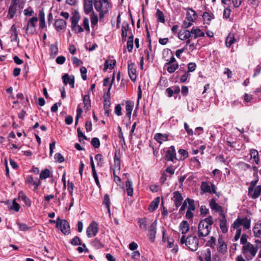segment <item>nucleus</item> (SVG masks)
Returning <instances> with one entry per match:
<instances>
[{
    "label": "nucleus",
    "instance_id": "nucleus-1",
    "mask_svg": "<svg viewBox=\"0 0 261 261\" xmlns=\"http://www.w3.org/2000/svg\"><path fill=\"white\" fill-rule=\"evenodd\" d=\"M179 242L181 245L185 244L189 250L192 251L197 250L199 245L198 239L193 234L188 236L183 235L179 239Z\"/></svg>",
    "mask_w": 261,
    "mask_h": 261
},
{
    "label": "nucleus",
    "instance_id": "nucleus-2",
    "mask_svg": "<svg viewBox=\"0 0 261 261\" xmlns=\"http://www.w3.org/2000/svg\"><path fill=\"white\" fill-rule=\"evenodd\" d=\"M94 6L96 10L99 12L100 19L103 18L108 13L111 8V4L108 0H95Z\"/></svg>",
    "mask_w": 261,
    "mask_h": 261
},
{
    "label": "nucleus",
    "instance_id": "nucleus-3",
    "mask_svg": "<svg viewBox=\"0 0 261 261\" xmlns=\"http://www.w3.org/2000/svg\"><path fill=\"white\" fill-rule=\"evenodd\" d=\"M258 250V247L254 246L253 244H247L245 246H243L242 252L245 257L247 260L252 259L254 257Z\"/></svg>",
    "mask_w": 261,
    "mask_h": 261
},
{
    "label": "nucleus",
    "instance_id": "nucleus-4",
    "mask_svg": "<svg viewBox=\"0 0 261 261\" xmlns=\"http://www.w3.org/2000/svg\"><path fill=\"white\" fill-rule=\"evenodd\" d=\"M211 229V227L208 226L205 222H200L198 225L199 238L204 237L208 235Z\"/></svg>",
    "mask_w": 261,
    "mask_h": 261
},
{
    "label": "nucleus",
    "instance_id": "nucleus-5",
    "mask_svg": "<svg viewBox=\"0 0 261 261\" xmlns=\"http://www.w3.org/2000/svg\"><path fill=\"white\" fill-rule=\"evenodd\" d=\"M38 21L37 17H32L28 22L26 32L31 34H34L36 31V24Z\"/></svg>",
    "mask_w": 261,
    "mask_h": 261
},
{
    "label": "nucleus",
    "instance_id": "nucleus-6",
    "mask_svg": "<svg viewBox=\"0 0 261 261\" xmlns=\"http://www.w3.org/2000/svg\"><path fill=\"white\" fill-rule=\"evenodd\" d=\"M60 225L61 231L65 234H68L70 232V227L66 220H61L59 218L57 219V225Z\"/></svg>",
    "mask_w": 261,
    "mask_h": 261
},
{
    "label": "nucleus",
    "instance_id": "nucleus-7",
    "mask_svg": "<svg viewBox=\"0 0 261 261\" xmlns=\"http://www.w3.org/2000/svg\"><path fill=\"white\" fill-rule=\"evenodd\" d=\"M249 195L253 199L258 198L261 194V186H250L248 189Z\"/></svg>",
    "mask_w": 261,
    "mask_h": 261
},
{
    "label": "nucleus",
    "instance_id": "nucleus-8",
    "mask_svg": "<svg viewBox=\"0 0 261 261\" xmlns=\"http://www.w3.org/2000/svg\"><path fill=\"white\" fill-rule=\"evenodd\" d=\"M98 231L97 223L92 222L87 229V234L89 238L95 236Z\"/></svg>",
    "mask_w": 261,
    "mask_h": 261
},
{
    "label": "nucleus",
    "instance_id": "nucleus-9",
    "mask_svg": "<svg viewBox=\"0 0 261 261\" xmlns=\"http://www.w3.org/2000/svg\"><path fill=\"white\" fill-rule=\"evenodd\" d=\"M201 190L204 193H216V187L213 183H211V185H209L207 182H202L201 185Z\"/></svg>",
    "mask_w": 261,
    "mask_h": 261
},
{
    "label": "nucleus",
    "instance_id": "nucleus-10",
    "mask_svg": "<svg viewBox=\"0 0 261 261\" xmlns=\"http://www.w3.org/2000/svg\"><path fill=\"white\" fill-rule=\"evenodd\" d=\"M18 5V1L12 0L10 6L9 8L7 17L9 19H12L14 17L17 11V7Z\"/></svg>",
    "mask_w": 261,
    "mask_h": 261
},
{
    "label": "nucleus",
    "instance_id": "nucleus-11",
    "mask_svg": "<svg viewBox=\"0 0 261 261\" xmlns=\"http://www.w3.org/2000/svg\"><path fill=\"white\" fill-rule=\"evenodd\" d=\"M166 158L168 161H171L172 162H174V160H178L176 156V151L174 146H171L169 148L166 152Z\"/></svg>",
    "mask_w": 261,
    "mask_h": 261
},
{
    "label": "nucleus",
    "instance_id": "nucleus-12",
    "mask_svg": "<svg viewBox=\"0 0 261 261\" xmlns=\"http://www.w3.org/2000/svg\"><path fill=\"white\" fill-rule=\"evenodd\" d=\"M128 72L131 80L133 81H135L136 80L137 75L136 73V67L134 63L132 62L128 63Z\"/></svg>",
    "mask_w": 261,
    "mask_h": 261
},
{
    "label": "nucleus",
    "instance_id": "nucleus-13",
    "mask_svg": "<svg viewBox=\"0 0 261 261\" xmlns=\"http://www.w3.org/2000/svg\"><path fill=\"white\" fill-rule=\"evenodd\" d=\"M156 225L157 222L156 221H154L150 226L148 231H149V240L151 242L154 241V239L155 237L156 234Z\"/></svg>",
    "mask_w": 261,
    "mask_h": 261
},
{
    "label": "nucleus",
    "instance_id": "nucleus-14",
    "mask_svg": "<svg viewBox=\"0 0 261 261\" xmlns=\"http://www.w3.org/2000/svg\"><path fill=\"white\" fill-rule=\"evenodd\" d=\"M182 200L183 198L178 191L173 192V200L176 207H178L181 205Z\"/></svg>",
    "mask_w": 261,
    "mask_h": 261
},
{
    "label": "nucleus",
    "instance_id": "nucleus-15",
    "mask_svg": "<svg viewBox=\"0 0 261 261\" xmlns=\"http://www.w3.org/2000/svg\"><path fill=\"white\" fill-rule=\"evenodd\" d=\"M134 102L132 101L127 100L125 102V110L126 111V116L130 119L131 117L132 112L134 108Z\"/></svg>",
    "mask_w": 261,
    "mask_h": 261
},
{
    "label": "nucleus",
    "instance_id": "nucleus-16",
    "mask_svg": "<svg viewBox=\"0 0 261 261\" xmlns=\"http://www.w3.org/2000/svg\"><path fill=\"white\" fill-rule=\"evenodd\" d=\"M220 215L222 216V219L220 222V227L223 233H226L228 231V229L226 226V219L223 213H220Z\"/></svg>",
    "mask_w": 261,
    "mask_h": 261
},
{
    "label": "nucleus",
    "instance_id": "nucleus-17",
    "mask_svg": "<svg viewBox=\"0 0 261 261\" xmlns=\"http://www.w3.org/2000/svg\"><path fill=\"white\" fill-rule=\"evenodd\" d=\"M62 79L65 85L68 84L72 88L74 87V79L73 76L70 77L67 74H66L62 76Z\"/></svg>",
    "mask_w": 261,
    "mask_h": 261
},
{
    "label": "nucleus",
    "instance_id": "nucleus-18",
    "mask_svg": "<svg viewBox=\"0 0 261 261\" xmlns=\"http://www.w3.org/2000/svg\"><path fill=\"white\" fill-rule=\"evenodd\" d=\"M10 33H11V41H15L19 42V40L18 39V32L17 31L16 27V26L13 24L10 29Z\"/></svg>",
    "mask_w": 261,
    "mask_h": 261
},
{
    "label": "nucleus",
    "instance_id": "nucleus-19",
    "mask_svg": "<svg viewBox=\"0 0 261 261\" xmlns=\"http://www.w3.org/2000/svg\"><path fill=\"white\" fill-rule=\"evenodd\" d=\"M55 27L58 31H60L66 28V22L62 19H57L55 22Z\"/></svg>",
    "mask_w": 261,
    "mask_h": 261
},
{
    "label": "nucleus",
    "instance_id": "nucleus-20",
    "mask_svg": "<svg viewBox=\"0 0 261 261\" xmlns=\"http://www.w3.org/2000/svg\"><path fill=\"white\" fill-rule=\"evenodd\" d=\"M93 0H84V11L86 14H89L93 10Z\"/></svg>",
    "mask_w": 261,
    "mask_h": 261
},
{
    "label": "nucleus",
    "instance_id": "nucleus-21",
    "mask_svg": "<svg viewBox=\"0 0 261 261\" xmlns=\"http://www.w3.org/2000/svg\"><path fill=\"white\" fill-rule=\"evenodd\" d=\"M168 136L166 134L157 133L154 135V139L160 144L168 140Z\"/></svg>",
    "mask_w": 261,
    "mask_h": 261
},
{
    "label": "nucleus",
    "instance_id": "nucleus-22",
    "mask_svg": "<svg viewBox=\"0 0 261 261\" xmlns=\"http://www.w3.org/2000/svg\"><path fill=\"white\" fill-rule=\"evenodd\" d=\"M235 221H239L238 224L240 226H243L244 228L247 229L250 227V220L247 218L237 219Z\"/></svg>",
    "mask_w": 261,
    "mask_h": 261
},
{
    "label": "nucleus",
    "instance_id": "nucleus-23",
    "mask_svg": "<svg viewBox=\"0 0 261 261\" xmlns=\"http://www.w3.org/2000/svg\"><path fill=\"white\" fill-rule=\"evenodd\" d=\"M253 232L255 237L261 238V221H259L253 228Z\"/></svg>",
    "mask_w": 261,
    "mask_h": 261
},
{
    "label": "nucleus",
    "instance_id": "nucleus-24",
    "mask_svg": "<svg viewBox=\"0 0 261 261\" xmlns=\"http://www.w3.org/2000/svg\"><path fill=\"white\" fill-rule=\"evenodd\" d=\"M191 36V31L188 30L180 31L178 33V38L181 40H187Z\"/></svg>",
    "mask_w": 261,
    "mask_h": 261
},
{
    "label": "nucleus",
    "instance_id": "nucleus-25",
    "mask_svg": "<svg viewBox=\"0 0 261 261\" xmlns=\"http://www.w3.org/2000/svg\"><path fill=\"white\" fill-rule=\"evenodd\" d=\"M18 198L19 199L21 200L22 201H23L26 206H31V200L22 191H20L19 192Z\"/></svg>",
    "mask_w": 261,
    "mask_h": 261
},
{
    "label": "nucleus",
    "instance_id": "nucleus-26",
    "mask_svg": "<svg viewBox=\"0 0 261 261\" xmlns=\"http://www.w3.org/2000/svg\"><path fill=\"white\" fill-rule=\"evenodd\" d=\"M219 246L217 250L219 252L222 254L225 253L227 251V247L226 244L223 242L222 239L218 240Z\"/></svg>",
    "mask_w": 261,
    "mask_h": 261
},
{
    "label": "nucleus",
    "instance_id": "nucleus-27",
    "mask_svg": "<svg viewBox=\"0 0 261 261\" xmlns=\"http://www.w3.org/2000/svg\"><path fill=\"white\" fill-rule=\"evenodd\" d=\"M179 227L182 234L185 235L189 230V224L187 221H183L180 223Z\"/></svg>",
    "mask_w": 261,
    "mask_h": 261
},
{
    "label": "nucleus",
    "instance_id": "nucleus-28",
    "mask_svg": "<svg viewBox=\"0 0 261 261\" xmlns=\"http://www.w3.org/2000/svg\"><path fill=\"white\" fill-rule=\"evenodd\" d=\"M160 202V197L155 198L149 204L148 210L150 212H153L158 207Z\"/></svg>",
    "mask_w": 261,
    "mask_h": 261
},
{
    "label": "nucleus",
    "instance_id": "nucleus-29",
    "mask_svg": "<svg viewBox=\"0 0 261 261\" xmlns=\"http://www.w3.org/2000/svg\"><path fill=\"white\" fill-rule=\"evenodd\" d=\"M236 41L233 34L229 33L225 40V44L227 47H229Z\"/></svg>",
    "mask_w": 261,
    "mask_h": 261
},
{
    "label": "nucleus",
    "instance_id": "nucleus-30",
    "mask_svg": "<svg viewBox=\"0 0 261 261\" xmlns=\"http://www.w3.org/2000/svg\"><path fill=\"white\" fill-rule=\"evenodd\" d=\"M133 185L132 181L129 179H128L126 181V190L128 196H132L133 195Z\"/></svg>",
    "mask_w": 261,
    "mask_h": 261
},
{
    "label": "nucleus",
    "instance_id": "nucleus-31",
    "mask_svg": "<svg viewBox=\"0 0 261 261\" xmlns=\"http://www.w3.org/2000/svg\"><path fill=\"white\" fill-rule=\"evenodd\" d=\"M81 17L79 13L75 11L72 14V17L70 18L71 20V26L76 24L79 23Z\"/></svg>",
    "mask_w": 261,
    "mask_h": 261
},
{
    "label": "nucleus",
    "instance_id": "nucleus-32",
    "mask_svg": "<svg viewBox=\"0 0 261 261\" xmlns=\"http://www.w3.org/2000/svg\"><path fill=\"white\" fill-rule=\"evenodd\" d=\"M26 181L27 183L33 185L35 186L34 190H36L41 184L40 180H38L37 181H34L33 177L31 176L27 177Z\"/></svg>",
    "mask_w": 261,
    "mask_h": 261
},
{
    "label": "nucleus",
    "instance_id": "nucleus-33",
    "mask_svg": "<svg viewBox=\"0 0 261 261\" xmlns=\"http://www.w3.org/2000/svg\"><path fill=\"white\" fill-rule=\"evenodd\" d=\"M211 208L215 211L223 213L222 207L217 204L214 199H212L210 202Z\"/></svg>",
    "mask_w": 261,
    "mask_h": 261
},
{
    "label": "nucleus",
    "instance_id": "nucleus-34",
    "mask_svg": "<svg viewBox=\"0 0 261 261\" xmlns=\"http://www.w3.org/2000/svg\"><path fill=\"white\" fill-rule=\"evenodd\" d=\"M194 21L195 16H193L192 18H191V16L186 18L183 23V27L185 28H188L190 27Z\"/></svg>",
    "mask_w": 261,
    "mask_h": 261
},
{
    "label": "nucleus",
    "instance_id": "nucleus-35",
    "mask_svg": "<svg viewBox=\"0 0 261 261\" xmlns=\"http://www.w3.org/2000/svg\"><path fill=\"white\" fill-rule=\"evenodd\" d=\"M191 35H194V38L204 36V33L199 28L192 29L191 31Z\"/></svg>",
    "mask_w": 261,
    "mask_h": 261
},
{
    "label": "nucleus",
    "instance_id": "nucleus-36",
    "mask_svg": "<svg viewBox=\"0 0 261 261\" xmlns=\"http://www.w3.org/2000/svg\"><path fill=\"white\" fill-rule=\"evenodd\" d=\"M121 169L120 160L118 157L117 156L116 153H115L114 157V165L113 168V171H118L119 172Z\"/></svg>",
    "mask_w": 261,
    "mask_h": 261
},
{
    "label": "nucleus",
    "instance_id": "nucleus-37",
    "mask_svg": "<svg viewBox=\"0 0 261 261\" xmlns=\"http://www.w3.org/2000/svg\"><path fill=\"white\" fill-rule=\"evenodd\" d=\"M129 26L127 22L124 21L122 24V37H126L127 31L129 30Z\"/></svg>",
    "mask_w": 261,
    "mask_h": 261
},
{
    "label": "nucleus",
    "instance_id": "nucleus-38",
    "mask_svg": "<svg viewBox=\"0 0 261 261\" xmlns=\"http://www.w3.org/2000/svg\"><path fill=\"white\" fill-rule=\"evenodd\" d=\"M250 154L251 157L254 159V162L257 164L259 161L258 151L255 149H251Z\"/></svg>",
    "mask_w": 261,
    "mask_h": 261
},
{
    "label": "nucleus",
    "instance_id": "nucleus-39",
    "mask_svg": "<svg viewBox=\"0 0 261 261\" xmlns=\"http://www.w3.org/2000/svg\"><path fill=\"white\" fill-rule=\"evenodd\" d=\"M115 64V60H107L105 63L104 70H106L107 69H112L114 68Z\"/></svg>",
    "mask_w": 261,
    "mask_h": 261
},
{
    "label": "nucleus",
    "instance_id": "nucleus-40",
    "mask_svg": "<svg viewBox=\"0 0 261 261\" xmlns=\"http://www.w3.org/2000/svg\"><path fill=\"white\" fill-rule=\"evenodd\" d=\"M103 203L106 205V206L108 209V211L110 213L111 202H110V196L108 194H105L104 196Z\"/></svg>",
    "mask_w": 261,
    "mask_h": 261
},
{
    "label": "nucleus",
    "instance_id": "nucleus-41",
    "mask_svg": "<svg viewBox=\"0 0 261 261\" xmlns=\"http://www.w3.org/2000/svg\"><path fill=\"white\" fill-rule=\"evenodd\" d=\"M114 80V76H113V79H112V82L111 83H110V78L109 77H107V78H105L103 80V86H108L109 85H110V86H109V88L108 89V92H107V95H109L110 94V90H111V87H112V84H113V82Z\"/></svg>",
    "mask_w": 261,
    "mask_h": 261
},
{
    "label": "nucleus",
    "instance_id": "nucleus-42",
    "mask_svg": "<svg viewBox=\"0 0 261 261\" xmlns=\"http://www.w3.org/2000/svg\"><path fill=\"white\" fill-rule=\"evenodd\" d=\"M83 102L84 103V108L85 110H88L91 107V102L89 96L85 95L83 97Z\"/></svg>",
    "mask_w": 261,
    "mask_h": 261
},
{
    "label": "nucleus",
    "instance_id": "nucleus-43",
    "mask_svg": "<svg viewBox=\"0 0 261 261\" xmlns=\"http://www.w3.org/2000/svg\"><path fill=\"white\" fill-rule=\"evenodd\" d=\"M111 105V102L109 99H105L104 103V109L105 111V114L107 116H109V112L110 111V107Z\"/></svg>",
    "mask_w": 261,
    "mask_h": 261
},
{
    "label": "nucleus",
    "instance_id": "nucleus-44",
    "mask_svg": "<svg viewBox=\"0 0 261 261\" xmlns=\"http://www.w3.org/2000/svg\"><path fill=\"white\" fill-rule=\"evenodd\" d=\"M90 19H91V27L93 28L98 22V17L97 15L93 12L90 16Z\"/></svg>",
    "mask_w": 261,
    "mask_h": 261
},
{
    "label": "nucleus",
    "instance_id": "nucleus-45",
    "mask_svg": "<svg viewBox=\"0 0 261 261\" xmlns=\"http://www.w3.org/2000/svg\"><path fill=\"white\" fill-rule=\"evenodd\" d=\"M168 66L167 68V70L170 73H173L178 68V63L171 64L170 65H167Z\"/></svg>",
    "mask_w": 261,
    "mask_h": 261
},
{
    "label": "nucleus",
    "instance_id": "nucleus-46",
    "mask_svg": "<svg viewBox=\"0 0 261 261\" xmlns=\"http://www.w3.org/2000/svg\"><path fill=\"white\" fill-rule=\"evenodd\" d=\"M133 35H131L130 36H129L128 41L127 42V48L129 52H131L133 48Z\"/></svg>",
    "mask_w": 261,
    "mask_h": 261
},
{
    "label": "nucleus",
    "instance_id": "nucleus-47",
    "mask_svg": "<svg viewBox=\"0 0 261 261\" xmlns=\"http://www.w3.org/2000/svg\"><path fill=\"white\" fill-rule=\"evenodd\" d=\"M178 152L179 155H180V157L178 159V160H184L188 157V152L186 150L180 149Z\"/></svg>",
    "mask_w": 261,
    "mask_h": 261
},
{
    "label": "nucleus",
    "instance_id": "nucleus-48",
    "mask_svg": "<svg viewBox=\"0 0 261 261\" xmlns=\"http://www.w3.org/2000/svg\"><path fill=\"white\" fill-rule=\"evenodd\" d=\"M156 17L158 21L164 23L165 22V18L163 13L160 10L158 9L156 12Z\"/></svg>",
    "mask_w": 261,
    "mask_h": 261
},
{
    "label": "nucleus",
    "instance_id": "nucleus-49",
    "mask_svg": "<svg viewBox=\"0 0 261 261\" xmlns=\"http://www.w3.org/2000/svg\"><path fill=\"white\" fill-rule=\"evenodd\" d=\"M50 175V171L48 169H46L43 171H42L40 174V179H45L48 177Z\"/></svg>",
    "mask_w": 261,
    "mask_h": 261
},
{
    "label": "nucleus",
    "instance_id": "nucleus-50",
    "mask_svg": "<svg viewBox=\"0 0 261 261\" xmlns=\"http://www.w3.org/2000/svg\"><path fill=\"white\" fill-rule=\"evenodd\" d=\"M72 31H74L75 33H82L84 31V29L78 23L71 26Z\"/></svg>",
    "mask_w": 261,
    "mask_h": 261
},
{
    "label": "nucleus",
    "instance_id": "nucleus-51",
    "mask_svg": "<svg viewBox=\"0 0 261 261\" xmlns=\"http://www.w3.org/2000/svg\"><path fill=\"white\" fill-rule=\"evenodd\" d=\"M239 221H234L232 225V227L236 229V234L241 236V228L240 225H239L238 223Z\"/></svg>",
    "mask_w": 261,
    "mask_h": 261
},
{
    "label": "nucleus",
    "instance_id": "nucleus-52",
    "mask_svg": "<svg viewBox=\"0 0 261 261\" xmlns=\"http://www.w3.org/2000/svg\"><path fill=\"white\" fill-rule=\"evenodd\" d=\"M50 52L51 55L56 56L58 52V48L57 47V43L51 44L50 46Z\"/></svg>",
    "mask_w": 261,
    "mask_h": 261
},
{
    "label": "nucleus",
    "instance_id": "nucleus-53",
    "mask_svg": "<svg viewBox=\"0 0 261 261\" xmlns=\"http://www.w3.org/2000/svg\"><path fill=\"white\" fill-rule=\"evenodd\" d=\"M95 159L97 161V165L99 167H102L103 164V160L101 154H97L95 156Z\"/></svg>",
    "mask_w": 261,
    "mask_h": 261
},
{
    "label": "nucleus",
    "instance_id": "nucleus-54",
    "mask_svg": "<svg viewBox=\"0 0 261 261\" xmlns=\"http://www.w3.org/2000/svg\"><path fill=\"white\" fill-rule=\"evenodd\" d=\"M186 200L187 201V202L189 204L188 210L191 211H194L195 209V206L194 200L189 198H187Z\"/></svg>",
    "mask_w": 261,
    "mask_h": 261
},
{
    "label": "nucleus",
    "instance_id": "nucleus-55",
    "mask_svg": "<svg viewBox=\"0 0 261 261\" xmlns=\"http://www.w3.org/2000/svg\"><path fill=\"white\" fill-rule=\"evenodd\" d=\"M140 223V227L145 230H146V226L147 224V220L146 218L140 219L139 220Z\"/></svg>",
    "mask_w": 261,
    "mask_h": 261
},
{
    "label": "nucleus",
    "instance_id": "nucleus-56",
    "mask_svg": "<svg viewBox=\"0 0 261 261\" xmlns=\"http://www.w3.org/2000/svg\"><path fill=\"white\" fill-rule=\"evenodd\" d=\"M190 16H191V18H192L193 16H195V20L196 19L197 17V14L194 10H193L192 9L188 8L186 18H188Z\"/></svg>",
    "mask_w": 261,
    "mask_h": 261
},
{
    "label": "nucleus",
    "instance_id": "nucleus-57",
    "mask_svg": "<svg viewBox=\"0 0 261 261\" xmlns=\"http://www.w3.org/2000/svg\"><path fill=\"white\" fill-rule=\"evenodd\" d=\"M83 27L85 30L87 32H90V27L89 25V19L87 17H85L83 19Z\"/></svg>",
    "mask_w": 261,
    "mask_h": 261
},
{
    "label": "nucleus",
    "instance_id": "nucleus-58",
    "mask_svg": "<svg viewBox=\"0 0 261 261\" xmlns=\"http://www.w3.org/2000/svg\"><path fill=\"white\" fill-rule=\"evenodd\" d=\"M203 257L205 261H212L210 249H207L206 250V252L203 254Z\"/></svg>",
    "mask_w": 261,
    "mask_h": 261
},
{
    "label": "nucleus",
    "instance_id": "nucleus-59",
    "mask_svg": "<svg viewBox=\"0 0 261 261\" xmlns=\"http://www.w3.org/2000/svg\"><path fill=\"white\" fill-rule=\"evenodd\" d=\"M17 225L18 226L19 230L21 231H26L29 229V227H28L25 224L21 223L19 222H17Z\"/></svg>",
    "mask_w": 261,
    "mask_h": 261
},
{
    "label": "nucleus",
    "instance_id": "nucleus-60",
    "mask_svg": "<svg viewBox=\"0 0 261 261\" xmlns=\"http://www.w3.org/2000/svg\"><path fill=\"white\" fill-rule=\"evenodd\" d=\"M91 144L94 148H98L100 146V141L97 138H93L91 140Z\"/></svg>",
    "mask_w": 261,
    "mask_h": 261
},
{
    "label": "nucleus",
    "instance_id": "nucleus-61",
    "mask_svg": "<svg viewBox=\"0 0 261 261\" xmlns=\"http://www.w3.org/2000/svg\"><path fill=\"white\" fill-rule=\"evenodd\" d=\"M77 135L79 138L80 142L82 141V139L87 140V138L85 135H84L80 127L77 129Z\"/></svg>",
    "mask_w": 261,
    "mask_h": 261
},
{
    "label": "nucleus",
    "instance_id": "nucleus-62",
    "mask_svg": "<svg viewBox=\"0 0 261 261\" xmlns=\"http://www.w3.org/2000/svg\"><path fill=\"white\" fill-rule=\"evenodd\" d=\"M200 222H205L207 224L208 226L211 227V225L213 224V219L212 217L209 216L204 220H201Z\"/></svg>",
    "mask_w": 261,
    "mask_h": 261
},
{
    "label": "nucleus",
    "instance_id": "nucleus-63",
    "mask_svg": "<svg viewBox=\"0 0 261 261\" xmlns=\"http://www.w3.org/2000/svg\"><path fill=\"white\" fill-rule=\"evenodd\" d=\"M55 159L60 163L63 162L64 161L63 156L60 153H57L55 154Z\"/></svg>",
    "mask_w": 261,
    "mask_h": 261
},
{
    "label": "nucleus",
    "instance_id": "nucleus-64",
    "mask_svg": "<svg viewBox=\"0 0 261 261\" xmlns=\"http://www.w3.org/2000/svg\"><path fill=\"white\" fill-rule=\"evenodd\" d=\"M202 17L203 18L204 20L207 21V22H210L212 19V16L211 14L206 12H204L203 14Z\"/></svg>",
    "mask_w": 261,
    "mask_h": 261
}]
</instances>
